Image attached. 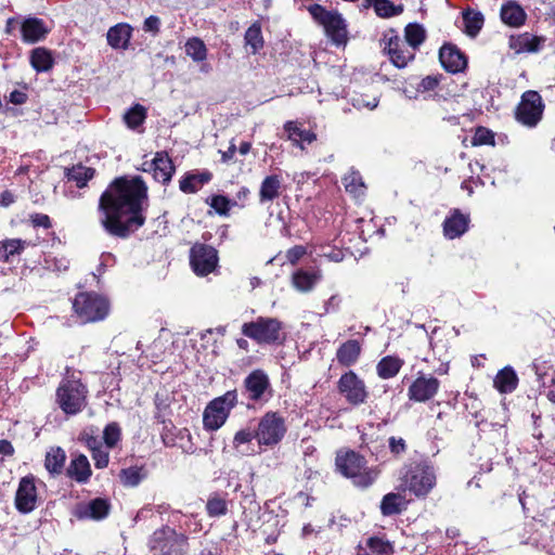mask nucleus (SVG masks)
Listing matches in <instances>:
<instances>
[{
  "label": "nucleus",
  "mask_w": 555,
  "mask_h": 555,
  "mask_svg": "<svg viewBox=\"0 0 555 555\" xmlns=\"http://www.w3.org/2000/svg\"><path fill=\"white\" fill-rule=\"evenodd\" d=\"M146 201L147 186L140 176L115 179L100 198L101 224L113 236L128 237L144 224L142 211Z\"/></svg>",
  "instance_id": "nucleus-1"
},
{
  "label": "nucleus",
  "mask_w": 555,
  "mask_h": 555,
  "mask_svg": "<svg viewBox=\"0 0 555 555\" xmlns=\"http://www.w3.org/2000/svg\"><path fill=\"white\" fill-rule=\"evenodd\" d=\"M336 467L341 475L351 479L357 487L367 488L377 478V472L367 468L365 459L354 451L337 453Z\"/></svg>",
  "instance_id": "nucleus-2"
},
{
  "label": "nucleus",
  "mask_w": 555,
  "mask_h": 555,
  "mask_svg": "<svg viewBox=\"0 0 555 555\" xmlns=\"http://www.w3.org/2000/svg\"><path fill=\"white\" fill-rule=\"evenodd\" d=\"M241 331L259 345H278L284 340L283 324L275 318L259 317L243 323Z\"/></svg>",
  "instance_id": "nucleus-3"
},
{
  "label": "nucleus",
  "mask_w": 555,
  "mask_h": 555,
  "mask_svg": "<svg viewBox=\"0 0 555 555\" xmlns=\"http://www.w3.org/2000/svg\"><path fill=\"white\" fill-rule=\"evenodd\" d=\"M237 404V391L229 390L212 399L203 413V425L206 430H218L227 422L231 410Z\"/></svg>",
  "instance_id": "nucleus-4"
},
{
  "label": "nucleus",
  "mask_w": 555,
  "mask_h": 555,
  "mask_svg": "<svg viewBox=\"0 0 555 555\" xmlns=\"http://www.w3.org/2000/svg\"><path fill=\"white\" fill-rule=\"evenodd\" d=\"M88 389L79 379H66L56 390V402L67 415H76L87 404Z\"/></svg>",
  "instance_id": "nucleus-5"
},
{
  "label": "nucleus",
  "mask_w": 555,
  "mask_h": 555,
  "mask_svg": "<svg viewBox=\"0 0 555 555\" xmlns=\"http://www.w3.org/2000/svg\"><path fill=\"white\" fill-rule=\"evenodd\" d=\"M308 11L313 20L324 28L333 43L340 46L347 42V24L340 13L327 11L320 4L310 5Z\"/></svg>",
  "instance_id": "nucleus-6"
},
{
  "label": "nucleus",
  "mask_w": 555,
  "mask_h": 555,
  "mask_svg": "<svg viewBox=\"0 0 555 555\" xmlns=\"http://www.w3.org/2000/svg\"><path fill=\"white\" fill-rule=\"evenodd\" d=\"M259 448H273L284 438L287 427L284 417L278 412H267L258 421L255 428Z\"/></svg>",
  "instance_id": "nucleus-7"
},
{
  "label": "nucleus",
  "mask_w": 555,
  "mask_h": 555,
  "mask_svg": "<svg viewBox=\"0 0 555 555\" xmlns=\"http://www.w3.org/2000/svg\"><path fill=\"white\" fill-rule=\"evenodd\" d=\"M73 308L83 322H96L107 317L109 304L105 297L86 292L77 294Z\"/></svg>",
  "instance_id": "nucleus-8"
},
{
  "label": "nucleus",
  "mask_w": 555,
  "mask_h": 555,
  "mask_svg": "<svg viewBox=\"0 0 555 555\" xmlns=\"http://www.w3.org/2000/svg\"><path fill=\"white\" fill-rule=\"evenodd\" d=\"M186 545L184 535L176 530L164 527L154 531L149 546L152 555H182Z\"/></svg>",
  "instance_id": "nucleus-9"
},
{
  "label": "nucleus",
  "mask_w": 555,
  "mask_h": 555,
  "mask_svg": "<svg viewBox=\"0 0 555 555\" xmlns=\"http://www.w3.org/2000/svg\"><path fill=\"white\" fill-rule=\"evenodd\" d=\"M436 470L433 465L421 462L405 475L408 489L416 496H426L436 486Z\"/></svg>",
  "instance_id": "nucleus-10"
},
{
  "label": "nucleus",
  "mask_w": 555,
  "mask_h": 555,
  "mask_svg": "<svg viewBox=\"0 0 555 555\" xmlns=\"http://www.w3.org/2000/svg\"><path fill=\"white\" fill-rule=\"evenodd\" d=\"M384 52L397 68H404L415 57V51L393 29L386 31L382 39Z\"/></svg>",
  "instance_id": "nucleus-11"
},
{
  "label": "nucleus",
  "mask_w": 555,
  "mask_h": 555,
  "mask_svg": "<svg viewBox=\"0 0 555 555\" xmlns=\"http://www.w3.org/2000/svg\"><path fill=\"white\" fill-rule=\"evenodd\" d=\"M544 104L537 91H526L516 109V119L521 125L532 128L541 120Z\"/></svg>",
  "instance_id": "nucleus-12"
},
{
  "label": "nucleus",
  "mask_w": 555,
  "mask_h": 555,
  "mask_svg": "<svg viewBox=\"0 0 555 555\" xmlns=\"http://www.w3.org/2000/svg\"><path fill=\"white\" fill-rule=\"evenodd\" d=\"M243 395L253 402H267L271 397V384L268 374L262 370H254L243 382Z\"/></svg>",
  "instance_id": "nucleus-13"
},
{
  "label": "nucleus",
  "mask_w": 555,
  "mask_h": 555,
  "mask_svg": "<svg viewBox=\"0 0 555 555\" xmlns=\"http://www.w3.org/2000/svg\"><path fill=\"white\" fill-rule=\"evenodd\" d=\"M190 264L195 274L205 276L218 264L217 250L206 244H195L190 250Z\"/></svg>",
  "instance_id": "nucleus-14"
},
{
  "label": "nucleus",
  "mask_w": 555,
  "mask_h": 555,
  "mask_svg": "<svg viewBox=\"0 0 555 555\" xmlns=\"http://www.w3.org/2000/svg\"><path fill=\"white\" fill-rule=\"evenodd\" d=\"M337 388L346 401L352 405L364 403L369 395L364 382L353 371L340 376Z\"/></svg>",
  "instance_id": "nucleus-15"
},
{
  "label": "nucleus",
  "mask_w": 555,
  "mask_h": 555,
  "mask_svg": "<svg viewBox=\"0 0 555 555\" xmlns=\"http://www.w3.org/2000/svg\"><path fill=\"white\" fill-rule=\"evenodd\" d=\"M37 488L35 477L29 475L23 477L15 493V507L22 514L33 512L37 506Z\"/></svg>",
  "instance_id": "nucleus-16"
},
{
  "label": "nucleus",
  "mask_w": 555,
  "mask_h": 555,
  "mask_svg": "<svg viewBox=\"0 0 555 555\" xmlns=\"http://www.w3.org/2000/svg\"><path fill=\"white\" fill-rule=\"evenodd\" d=\"M440 382L434 376L420 375L409 387L408 397L411 401L426 402L438 392Z\"/></svg>",
  "instance_id": "nucleus-17"
},
{
  "label": "nucleus",
  "mask_w": 555,
  "mask_h": 555,
  "mask_svg": "<svg viewBox=\"0 0 555 555\" xmlns=\"http://www.w3.org/2000/svg\"><path fill=\"white\" fill-rule=\"evenodd\" d=\"M470 216L459 208L449 211L442 223L443 236L447 240H455L463 236L469 229Z\"/></svg>",
  "instance_id": "nucleus-18"
},
{
  "label": "nucleus",
  "mask_w": 555,
  "mask_h": 555,
  "mask_svg": "<svg viewBox=\"0 0 555 555\" xmlns=\"http://www.w3.org/2000/svg\"><path fill=\"white\" fill-rule=\"evenodd\" d=\"M109 503L106 499L96 498L88 503L79 504L75 509L78 519L102 520L109 513Z\"/></svg>",
  "instance_id": "nucleus-19"
},
{
  "label": "nucleus",
  "mask_w": 555,
  "mask_h": 555,
  "mask_svg": "<svg viewBox=\"0 0 555 555\" xmlns=\"http://www.w3.org/2000/svg\"><path fill=\"white\" fill-rule=\"evenodd\" d=\"M439 60L442 67L453 74L462 72L467 65L464 54L452 44L441 47Z\"/></svg>",
  "instance_id": "nucleus-20"
},
{
  "label": "nucleus",
  "mask_w": 555,
  "mask_h": 555,
  "mask_svg": "<svg viewBox=\"0 0 555 555\" xmlns=\"http://www.w3.org/2000/svg\"><path fill=\"white\" fill-rule=\"evenodd\" d=\"M149 168L153 169V178L163 184L168 183L175 172L172 160L165 152L156 153L155 157L149 160Z\"/></svg>",
  "instance_id": "nucleus-21"
},
{
  "label": "nucleus",
  "mask_w": 555,
  "mask_h": 555,
  "mask_svg": "<svg viewBox=\"0 0 555 555\" xmlns=\"http://www.w3.org/2000/svg\"><path fill=\"white\" fill-rule=\"evenodd\" d=\"M22 39L26 43H36L46 38L49 28L44 22L38 17H27L21 26Z\"/></svg>",
  "instance_id": "nucleus-22"
},
{
  "label": "nucleus",
  "mask_w": 555,
  "mask_h": 555,
  "mask_svg": "<svg viewBox=\"0 0 555 555\" xmlns=\"http://www.w3.org/2000/svg\"><path fill=\"white\" fill-rule=\"evenodd\" d=\"M541 39L532 34L522 33L512 35L508 39V47L515 53H535L540 50Z\"/></svg>",
  "instance_id": "nucleus-23"
},
{
  "label": "nucleus",
  "mask_w": 555,
  "mask_h": 555,
  "mask_svg": "<svg viewBox=\"0 0 555 555\" xmlns=\"http://www.w3.org/2000/svg\"><path fill=\"white\" fill-rule=\"evenodd\" d=\"M90 463L86 455L78 454L72 459L68 467L66 468V475L70 479L78 483H86L91 476Z\"/></svg>",
  "instance_id": "nucleus-24"
},
{
  "label": "nucleus",
  "mask_w": 555,
  "mask_h": 555,
  "mask_svg": "<svg viewBox=\"0 0 555 555\" xmlns=\"http://www.w3.org/2000/svg\"><path fill=\"white\" fill-rule=\"evenodd\" d=\"M282 180L278 175L267 176L259 189V202L264 204L278 198L281 194Z\"/></svg>",
  "instance_id": "nucleus-25"
},
{
  "label": "nucleus",
  "mask_w": 555,
  "mask_h": 555,
  "mask_svg": "<svg viewBox=\"0 0 555 555\" xmlns=\"http://www.w3.org/2000/svg\"><path fill=\"white\" fill-rule=\"evenodd\" d=\"M106 38L113 49H126L131 38V27L124 23L117 24L108 29Z\"/></svg>",
  "instance_id": "nucleus-26"
},
{
  "label": "nucleus",
  "mask_w": 555,
  "mask_h": 555,
  "mask_svg": "<svg viewBox=\"0 0 555 555\" xmlns=\"http://www.w3.org/2000/svg\"><path fill=\"white\" fill-rule=\"evenodd\" d=\"M493 383L501 393H511L517 388L518 376L512 366H505L498 372Z\"/></svg>",
  "instance_id": "nucleus-27"
},
{
  "label": "nucleus",
  "mask_w": 555,
  "mask_h": 555,
  "mask_svg": "<svg viewBox=\"0 0 555 555\" xmlns=\"http://www.w3.org/2000/svg\"><path fill=\"white\" fill-rule=\"evenodd\" d=\"M360 352V343L357 339H349L337 349L336 359L340 364L350 366L357 362Z\"/></svg>",
  "instance_id": "nucleus-28"
},
{
  "label": "nucleus",
  "mask_w": 555,
  "mask_h": 555,
  "mask_svg": "<svg viewBox=\"0 0 555 555\" xmlns=\"http://www.w3.org/2000/svg\"><path fill=\"white\" fill-rule=\"evenodd\" d=\"M227 493L212 492L206 502V513L209 517H222L228 514L229 500Z\"/></svg>",
  "instance_id": "nucleus-29"
},
{
  "label": "nucleus",
  "mask_w": 555,
  "mask_h": 555,
  "mask_svg": "<svg viewBox=\"0 0 555 555\" xmlns=\"http://www.w3.org/2000/svg\"><path fill=\"white\" fill-rule=\"evenodd\" d=\"M501 20L506 25L519 27L526 21V13L516 2H508L501 8Z\"/></svg>",
  "instance_id": "nucleus-30"
},
{
  "label": "nucleus",
  "mask_w": 555,
  "mask_h": 555,
  "mask_svg": "<svg viewBox=\"0 0 555 555\" xmlns=\"http://www.w3.org/2000/svg\"><path fill=\"white\" fill-rule=\"evenodd\" d=\"M404 361L396 356H386L382 358L377 365V375L383 379H389L395 377L403 366Z\"/></svg>",
  "instance_id": "nucleus-31"
},
{
  "label": "nucleus",
  "mask_w": 555,
  "mask_h": 555,
  "mask_svg": "<svg viewBox=\"0 0 555 555\" xmlns=\"http://www.w3.org/2000/svg\"><path fill=\"white\" fill-rule=\"evenodd\" d=\"M212 175L209 171L199 173H189L180 180L179 188L183 193H195L204 184L211 180Z\"/></svg>",
  "instance_id": "nucleus-32"
},
{
  "label": "nucleus",
  "mask_w": 555,
  "mask_h": 555,
  "mask_svg": "<svg viewBox=\"0 0 555 555\" xmlns=\"http://www.w3.org/2000/svg\"><path fill=\"white\" fill-rule=\"evenodd\" d=\"M256 439V430L249 427L242 428L235 433L232 447L241 455H248L254 452L250 448V442Z\"/></svg>",
  "instance_id": "nucleus-33"
},
{
  "label": "nucleus",
  "mask_w": 555,
  "mask_h": 555,
  "mask_svg": "<svg viewBox=\"0 0 555 555\" xmlns=\"http://www.w3.org/2000/svg\"><path fill=\"white\" fill-rule=\"evenodd\" d=\"M30 64L37 73H44L53 67L54 59L50 50L39 47L30 52Z\"/></svg>",
  "instance_id": "nucleus-34"
},
{
  "label": "nucleus",
  "mask_w": 555,
  "mask_h": 555,
  "mask_svg": "<svg viewBox=\"0 0 555 555\" xmlns=\"http://www.w3.org/2000/svg\"><path fill=\"white\" fill-rule=\"evenodd\" d=\"M66 453L61 447L51 448L46 455L44 466L51 475H60L64 469Z\"/></svg>",
  "instance_id": "nucleus-35"
},
{
  "label": "nucleus",
  "mask_w": 555,
  "mask_h": 555,
  "mask_svg": "<svg viewBox=\"0 0 555 555\" xmlns=\"http://www.w3.org/2000/svg\"><path fill=\"white\" fill-rule=\"evenodd\" d=\"M284 129L287 132L288 139L300 149H304V143L310 144L317 138L313 132L299 128L294 121H287Z\"/></svg>",
  "instance_id": "nucleus-36"
},
{
  "label": "nucleus",
  "mask_w": 555,
  "mask_h": 555,
  "mask_svg": "<svg viewBox=\"0 0 555 555\" xmlns=\"http://www.w3.org/2000/svg\"><path fill=\"white\" fill-rule=\"evenodd\" d=\"M361 551L363 553L359 555H391L392 546L382 538L371 537L366 540L365 545L361 547Z\"/></svg>",
  "instance_id": "nucleus-37"
},
{
  "label": "nucleus",
  "mask_w": 555,
  "mask_h": 555,
  "mask_svg": "<svg viewBox=\"0 0 555 555\" xmlns=\"http://www.w3.org/2000/svg\"><path fill=\"white\" fill-rule=\"evenodd\" d=\"M320 276L314 272H309L305 270H298L294 272L292 282L293 286L302 293L310 292L315 283L319 281Z\"/></svg>",
  "instance_id": "nucleus-38"
},
{
  "label": "nucleus",
  "mask_w": 555,
  "mask_h": 555,
  "mask_svg": "<svg viewBox=\"0 0 555 555\" xmlns=\"http://www.w3.org/2000/svg\"><path fill=\"white\" fill-rule=\"evenodd\" d=\"M404 506V498L400 493H387L380 503V512L384 516L400 514Z\"/></svg>",
  "instance_id": "nucleus-39"
},
{
  "label": "nucleus",
  "mask_w": 555,
  "mask_h": 555,
  "mask_svg": "<svg viewBox=\"0 0 555 555\" xmlns=\"http://www.w3.org/2000/svg\"><path fill=\"white\" fill-rule=\"evenodd\" d=\"M27 242L21 238H8L0 242V261L9 262L11 257L20 255Z\"/></svg>",
  "instance_id": "nucleus-40"
},
{
  "label": "nucleus",
  "mask_w": 555,
  "mask_h": 555,
  "mask_svg": "<svg viewBox=\"0 0 555 555\" xmlns=\"http://www.w3.org/2000/svg\"><path fill=\"white\" fill-rule=\"evenodd\" d=\"M369 4H373L375 14L380 18H390L403 12V5H396L389 0H369Z\"/></svg>",
  "instance_id": "nucleus-41"
},
{
  "label": "nucleus",
  "mask_w": 555,
  "mask_h": 555,
  "mask_svg": "<svg viewBox=\"0 0 555 555\" xmlns=\"http://www.w3.org/2000/svg\"><path fill=\"white\" fill-rule=\"evenodd\" d=\"M483 15L479 11L465 10L463 12V22L465 33L470 37H476L483 26Z\"/></svg>",
  "instance_id": "nucleus-42"
},
{
  "label": "nucleus",
  "mask_w": 555,
  "mask_h": 555,
  "mask_svg": "<svg viewBox=\"0 0 555 555\" xmlns=\"http://www.w3.org/2000/svg\"><path fill=\"white\" fill-rule=\"evenodd\" d=\"M426 38L425 29L422 25L411 23L404 29V42L414 51L424 42Z\"/></svg>",
  "instance_id": "nucleus-43"
},
{
  "label": "nucleus",
  "mask_w": 555,
  "mask_h": 555,
  "mask_svg": "<svg viewBox=\"0 0 555 555\" xmlns=\"http://www.w3.org/2000/svg\"><path fill=\"white\" fill-rule=\"evenodd\" d=\"M245 44L250 48V53L256 54L263 47L261 26L258 23L251 24L245 33Z\"/></svg>",
  "instance_id": "nucleus-44"
},
{
  "label": "nucleus",
  "mask_w": 555,
  "mask_h": 555,
  "mask_svg": "<svg viewBox=\"0 0 555 555\" xmlns=\"http://www.w3.org/2000/svg\"><path fill=\"white\" fill-rule=\"evenodd\" d=\"M146 118V109L141 104L130 107L124 115V120L128 128L134 130L141 126Z\"/></svg>",
  "instance_id": "nucleus-45"
},
{
  "label": "nucleus",
  "mask_w": 555,
  "mask_h": 555,
  "mask_svg": "<svg viewBox=\"0 0 555 555\" xmlns=\"http://www.w3.org/2000/svg\"><path fill=\"white\" fill-rule=\"evenodd\" d=\"M185 53L194 62H203L207 57V48L199 38H191L185 43Z\"/></svg>",
  "instance_id": "nucleus-46"
},
{
  "label": "nucleus",
  "mask_w": 555,
  "mask_h": 555,
  "mask_svg": "<svg viewBox=\"0 0 555 555\" xmlns=\"http://www.w3.org/2000/svg\"><path fill=\"white\" fill-rule=\"evenodd\" d=\"M343 183L348 193L358 197L364 193V183L358 171H350L343 178Z\"/></svg>",
  "instance_id": "nucleus-47"
},
{
  "label": "nucleus",
  "mask_w": 555,
  "mask_h": 555,
  "mask_svg": "<svg viewBox=\"0 0 555 555\" xmlns=\"http://www.w3.org/2000/svg\"><path fill=\"white\" fill-rule=\"evenodd\" d=\"M94 169L86 166H74L68 170V179L76 182L78 188H82L93 177Z\"/></svg>",
  "instance_id": "nucleus-48"
},
{
  "label": "nucleus",
  "mask_w": 555,
  "mask_h": 555,
  "mask_svg": "<svg viewBox=\"0 0 555 555\" xmlns=\"http://www.w3.org/2000/svg\"><path fill=\"white\" fill-rule=\"evenodd\" d=\"M121 439V428L118 423H108L103 430V440L107 449L115 448Z\"/></svg>",
  "instance_id": "nucleus-49"
},
{
  "label": "nucleus",
  "mask_w": 555,
  "mask_h": 555,
  "mask_svg": "<svg viewBox=\"0 0 555 555\" xmlns=\"http://www.w3.org/2000/svg\"><path fill=\"white\" fill-rule=\"evenodd\" d=\"M142 468L132 466L120 470L119 478L126 487H137L143 479Z\"/></svg>",
  "instance_id": "nucleus-50"
},
{
  "label": "nucleus",
  "mask_w": 555,
  "mask_h": 555,
  "mask_svg": "<svg viewBox=\"0 0 555 555\" xmlns=\"http://www.w3.org/2000/svg\"><path fill=\"white\" fill-rule=\"evenodd\" d=\"M207 203L220 216H228L231 207L236 205V202H232L223 195H214Z\"/></svg>",
  "instance_id": "nucleus-51"
},
{
  "label": "nucleus",
  "mask_w": 555,
  "mask_h": 555,
  "mask_svg": "<svg viewBox=\"0 0 555 555\" xmlns=\"http://www.w3.org/2000/svg\"><path fill=\"white\" fill-rule=\"evenodd\" d=\"M96 430L93 429L92 427L91 428H86L80 435H79V441L85 443L86 447L90 450V451H93L95 449H99L102 446V442L100 441V439L96 437L95 435Z\"/></svg>",
  "instance_id": "nucleus-52"
},
{
  "label": "nucleus",
  "mask_w": 555,
  "mask_h": 555,
  "mask_svg": "<svg viewBox=\"0 0 555 555\" xmlns=\"http://www.w3.org/2000/svg\"><path fill=\"white\" fill-rule=\"evenodd\" d=\"M474 145H486V144H494V133L483 127L477 128L475 135L473 138Z\"/></svg>",
  "instance_id": "nucleus-53"
},
{
  "label": "nucleus",
  "mask_w": 555,
  "mask_h": 555,
  "mask_svg": "<svg viewBox=\"0 0 555 555\" xmlns=\"http://www.w3.org/2000/svg\"><path fill=\"white\" fill-rule=\"evenodd\" d=\"M91 455L96 468H105L108 465L109 454L103 447L91 451Z\"/></svg>",
  "instance_id": "nucleus-54"
},
{
  "label": "nucleus",
  "mask_w": 555,
  "mask_h": 555,
  "mask_svg": "<svg viewBox=\"0 0 555 555\" xmlns=\"http://www.w3.org/2000/svg\"><path fill=\"white\" fill-rule=\"evenodd\" d=\"M388 447L393 455H401L406 452L405 440L401 437L391 436L388 439Z\"/></svg>",
  "instance_id": "nucleus-55"
},
{
  "label": "nucleus",
  "mask_w": 555,
  "mask_h": 555,
  "mask_svg": "<svg viewBox=\"0 0 555 555\" xmlns=\"http://www.w3.org/2000/svg\"><path fill=\"white\" fill-rule=\"evenodd\" d=\"M352 105H353V107H356L358 109L367 108V109L372 111L377 107L378 99L372 98L371 100L365 101V99L362 95H360L358 98L352 99Z\"/></svg>",
  "instance_id": "nucleus-56"
},
{
  "label": "nucleus",
  "mask_w": 555,
  "mask_h": 555,
  "mask_svg": "<svg viewBox=\"0 0 555 555\" xmlns=\"http://www.w3.org/2000/svg\"><path fill=\"white\" fill-rule=\"evenodd\" d=\"M439 83V79L437 76H426L425 78H423L418 86H417V91L418 92H427V91H431L434 90Z\"/></svg>",
  "instance_id": "nucleus-57"
},
{
  "label": "nucleus",
  "mask_w": 555,
  "mask_h": 555,
  "mask_svg": "<svg viewBox=\"0 0 555 555\" xmlns=\"http://www.w3.org/2000/svg\"><path fill=\"white\" fill-rule=\"evenodd\" d=\"M30 220L34 227L49 229L51 227V220L48 215L34 214L30 216Z\"/></svg>",
  "instance_id": "nucleus-58"
},
{
  "label": "nucleus",
  "mask_w": 555,
  "mask_h": 555,
  "mask_svg": "<svg viewBox=\"0 0 555 555\" xmlns=\"http://www.w3.org/2000/svg\"><path fill=\"white\" fill-rule=\"evenodd\" d=\"M341 304V298L338 295L331 296L324 304V312L331 313L338 311Z\"/></svg>",
  "instance_id": "nucleus-59"
},
{
  "label": "nucleus",
  "mask_w": 555,
  "mask_h": 555,
  "mask_svg": "<svg viewBox=\"0 0 555 555\" xmlns=\"http://www.w3.org/2000/svg\"><path fill=\"white\" fill-rule=\"evenodd\" d=\"M306 254V248L302 246H295L287 250L286 257L289 262L296 263Z\"/></svg>",
  "instance_id": "nucleus-60"
},
{
  "label": "nucleus",
  "mask_w": 555,
  "mask_h": 555,
  "mask_svg": "<svg viewBox=\"0 0 555 555\" xmlns=\"http://www.w3.org/2000/svg\"><path fill=\"white\" fill-rule=\"evenodd\" d=\"M322 256L334 262H340L345 258L344 251L336 248H328V250H324Z\"/></svg>",
  "instance_id": "nucleus-61"
},
{
  "label": "nucleus",
  "mask_w": 555,
  "mask_h": 555,
  "mask_svg": "<svg viewBox=\"0 0 555 555\" xmlns=\"http://www.w3.org/2000/svg\"><path fill=\"white\" fill-rule=\"evenodd\" d=\"M533 369L539 379H542L547 374V362L546 361H538L533 362Z\"/></svg>",
  "instance_id": "nucleus-62"
},
{
  "label": "nucleus",
  "mask_w": 555,
  "mask_h": 555,
  "mask_svg": "<svg viewBox=\"0 0 555 555\" xmlns=\"http://www.w3.org/2000/svg\"><path fill=\"white\" fill-rule=\"evenodd\" d=\"M27 101V94L25 92L14 90L10 93V102L15 105L24 104Z\"/></svg>",
  "instance_id": "nucleus-63"
},
{
  "label": "nucleus",
  "mask_w": 555,
  "mask_h": 555,
  "mask_svg": "<svg viewBox=\"0 0 555 555\" xmlns=\"http://www.w3.org/2000/svg\"><path fill=\"white\" fill-rule=\"evenodd\" d=\"M159 28V18L156 16H150L144 21V29L150 31L158 30Z\"/></svg>",
  "instance_id": "nucleus-64"
}]
</instances>
